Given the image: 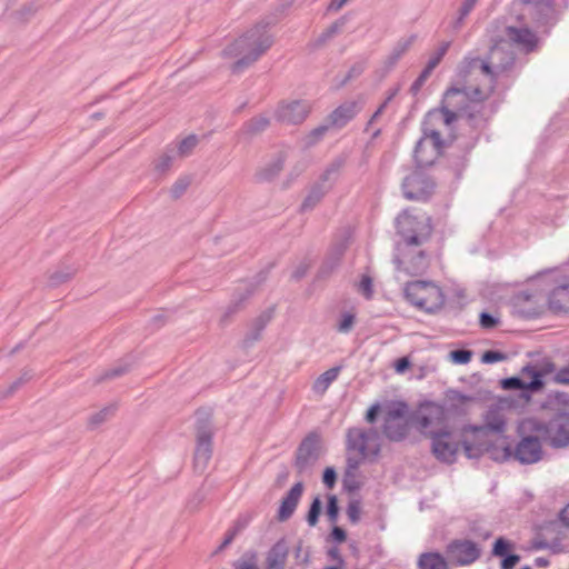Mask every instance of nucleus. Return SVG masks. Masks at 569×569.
Masks as SVG:
<instances>
[{
	"mask_svg": "<svg viewBox=\"0 0 569 569\" xmlns=\"http://www.w3.org/2000/svg\"><path fill=\"white\" fill-rule=\"evenodd\" d=\"M536 565L538 567L543 568V567H547L549 565V561L547 559H545V558H537L536 559Z\"/></svg>",
	"mask_w": 569,
	"mask_h": 569,
	"instance_id": "63",
	"label": "nucleus"
},
{
	"mask_svg": "<svg viewBox=\"0 0 569 569\" xmlns=\"http://www.w3.org/2000/svg\"><path fill=\"white\" fill-rule=\"evenodd\" d=\"M432 71L428 70L427 68H425L420 76L418 77V79L416 80L415 84H413V88L415 89H419L423 82L428 79V77L431 74Z\"/></svg>",
	"mask_w": 569,
	"mask_h": 569,
	"instance_id": "56",
	"label": "nucleus"
},
{
	"mask_svg": "<svg viewBox=\"0 0 569 569\" xmlns=\"http://www.w3.org/2000/svg\"><path fill=\"white\" fill-rule=\"evenodd\" d=\"M475 445L482 446L481 456L487 453L498 462L508 461L513 457V448L505 433L490 436L488 440L475 441Z\"/></svg>",
	"mask_w": 569,
	"mask_h": 569,
	"instance_id": "16",
	"label": "nucleus"
},
{
	"mask_svg": "<svg viewBox=\"0 0 569 569\" xmlns=\"http://www.w3.org/2000/svg\"><path fill=\"white\" fill-rule=\"evenodd\" d=\"M114 411H116V406L110 405V406H106V407L92 412L87 419V423H88L89 428L96 429V428L100 427L101 425H103L111 418V416L114 413Z\"/></svg>",
	"mask_w": 569,
	"mask_h": 569,
	"instance_id": "32",
	"label": "nucleus"
},
{
	"mask_svg": "<svg viewBox=\"0 0 569 569\" xmlns=\"http://www.w3.org/2000/svg\"><path fill=\"white\" fill-rule=\"evenodd\" d=\"M447 49H448V43H445L441 48H439L437 50V52H435L430 57V59L428 60L427 66L425 68L432 71L439 64L441 59L443 58L445 53L447 52Z\"/></svg>",
	"mask_w": 569,
	"mask_h": 569,
	"instance_id": "45",
	"label": "nucleus"
},
{
	"mask_svg": "<svg viewBox=\"0 0 569 569\" xmlns=\"http://www.w3.org/2000/svg\"><path fill=\"white\" fill-rule=\"evenodd\" d=\"M382 430L386 437L389 438L390 440H402L409 431L408 419L405 418L399 420L386 421L383 422Z\"/></svg>",
	"mask_w": 569,
	"mask_h": 569,
	"instance_id": "29",
	"label": "nucleus"
},
{
	"mask_svg": "<svg viewBox=\"0 0 569 569\" xmlns=\"http://www.w3.org/2000/svg\"><path fill=\"white\" fill-rule=\"evenodd\" d=\"M509 47L507 41H501L491 48L489 61L480 66L485 73H497L512 63L513 56L509 51Z\"/></svg>",
	"mask_w": 569,
	"mask_h": 569,
	"instance_id": "19",
	"label": "nucleus"
},
{
	"mask_svg": "<svg viewBox=\"0 0 569 569\" xmlns=\"http://www.w3.org/2000/svg\"><path fill=\"white\" fill-rule=\"evenodd\" d=\"M552 400L563 407H569V393L565 391H557L551 396Z\"/></svg>",
	"mask_w": 569,
	"mask_h": 569,
	"instance_id": "55",
	"label": "nucleus"
},
{
	"mask_svg": "<svg viewBox=\"0 0 569 569\" xmlns=\"http://www.w3.org/2000/svg\"><path fill=\"white\" fill-rule=\"evenodd\" d=\"M321 442L317 435H309L300 443L295 461L298 473H308L320 457Z\"/></svg>",
	"mask_w": 569,
	"mask_h": 569,
	"instance_id": "14",
	"label": "nucleus"
},
{
	"mask_svg": "<svg viewBox=\"0 0 569 569\" xmlns=\"http://www.w3.org/2000/svg\"><path fill=\"white\" fill-rule=\"evenodd\" d=\"M332 537L335 538V540H337L338 542H342L346 540V532L339 528V527H335L332 529Z\"/></svg>",
	"mask_w": 569,
	"mask_h": 569,
	"instance_id": "58",
	"label": "nucleus"
},
{
	"mask_svg": "<svg viewBox=\"0 0 569 569\" xmlns=\"http://www.w3.org/2000/svg\"><path fill=\"white\" fill-rule=\"evenodd\" d=\"M288 547L284 541L274 543L267 553L264 569H283L288 558Z\"/></svg>",
	"mask_w": 569,
	"mask_h": 569,
	"instance_id": "26",
	"label": "nucleus"
},
{
	"mask_svg": "<svg viewBox=\"0 0 569 569\" xmlns=\"http://www.w3.org/2000/svg\"><path fill=\"white\" fill-rule=\"evenodd\" d=\"M480 326L483 328V329H492L495 328L496 326H498L499 323V318L493 316V315H490L488 312H482L480 315Z\"/></svg>",
	"mask_w": 569,
	"mask_h": 569,
	"instance_id": "47",
	"label": "nucleus"
},
{
	"mask_svg": "<svg viewBox=\"0 0 569 569\" xmlns=\"http://www.w3.org/2000/svg\"><path fill=\"white\" fill-rule=\"evenodd\" d=\"M233 538H234V532H229V533L224 537L223 541L221 542V546L219 547V550H222V549H224L227 546H229V545L232 542Z\"/></svg>",
	"mask_w": 569,
	"mask_h": 569,
	"instance_id": "60",
	"label": "nucleus"
},
{
	"mask_svg": "<svg viewBox=\"0 0 569 569\" xmlns=\"http://www.w3.org/2000/svg\"><path fill=\"white\" fill-rule=\"evenodd\" d=\"M416 427L430 438L432 433H437L443 429L447 421V412L443 406L436 402L422 403L413 418Z\"/></svg>",
	"mask_w": 569,
	"mask_h": 569,
	"instance_id": "9",
	"label": "nucleus"
},
{
	"mask_svg": "<svg viewBox=\"0 0 569 569\" xmlns=\"http://www.w3.org/2000/svg\"><path fill=\"white\" fill-rule=\"evenodd\" d=\"M347 448L357 458H348V470L352 471L359 467L361 460L378 456L380 451V437L375 429L351 428L347 433Z\"/></svg>",
	"mask_w": 569,
	"mask_h": 569,
	"instance_id": "6",
	"label": "nucleus"
},
{
	"mask_svg": "<svg viewBox=\"0 0 569 569\" xmlns=\"http://www.w3.org/2000/svg\"><path fill=\"white\" fill-rule=\"evenodd\" d=\"M272 43L267 26L257 23L232 38L221 50V58L233 73H238L254 63Z\"/></svg>",
	"mask_w": 569,
	"mask_h": 569,
	"instance_id": "1",
	"label": "nucleus"
},
{
	"mask_svg": "<svg viewBox=\"0 0 569 569\" xmlns=\"http://www.w3.org/2000/svg\"><path fill=\"white\" fill-rule=\"evenodd\" d=\"M405 197L409 200H425L433 191V182L422 172H412L406 177L403 184Z\"/></svg>",
	"mask_w": 569,
	"mask_h": 569,
	"instance_id": "17",
	"label": "nucleus"
},
{
	"mask_svg": "<svg viewBox=\"0 0 569 569\" xmlns=\"http://www.w3.org/2000/svg\"><path fill=\"white\" fill-rule=\"evenodd\" d=\"M559 519L565 527L569 528V503L560 511Z\"/></svg>",
	"mask_w": 569,
	"mask_h": 569,
	"instance_id": "57",
	"label": "nucleus"
},
{
	"mask_svg": "<svg viewBox=\"0 0 569 569\" xmlns=\"http://www.w3.org/2000/svg\"><path fill=\"white\" fill-rule=\"evenodd\" d=\"M187 187H188V182L187 181H180V182L174 184V192L177 194H179L182 191H184Z\"/></svg>",
	"mask_w": 569,
	"mask_h": 569,
	"instance_id": "62",
	"label": "nucleus"
},
{
	"mask_svg": "<svg viewBox=\"0 0 569 569\" xmlns=\"http://www.w3.org/2000/svg\"><path fill=\"white\" fill-rule=\"evenodd\" d=\"M472 352L469 350H455L449 353V359L457 365H467L470 362Z\"/></svg>",
	"mask_w": 569,
	"mask_h": 569,
	"instance_id": "39",
	"label": "nucleus"
},
{
	"mask_svg": "<svg viewBox=\"0 0 569 569\" xmlns=\"http://www.w3.org/2000/svg\"><path fill=\"white\" fill-rule=\"evenodd\" d=\"M443 146L438 131L425 132L415 149L416 162L421 167L433 164L441 154Z\"/></svg>",
	"mask_w": 569,
	"mask_h": 569,
	"instance_id": "11",
	"label": "nucleus"
},
{
	"mask_svg": "<svg viewBox=\"0 0 569 569\" xmlns=\"http://www.w3.org/2000/svg\"><path fill=\"white\" fill-rule=\"evenodd\" d=\"M406 300L415 308L433 313L440 310L446 301L441 287L429 280H416L407 282L403 288Z\"/></svg>",
	"mask_w": 569,
	"mask_h": 569,
	"instance_id": "4",
	"label": "nucleus"
},
{
	"mask_svg": "<svg viewBox=\"0 0 569 569\" xmlns=\"http://www.w3.org/2000/svg\"><path fill=\"white\" fill-rule=\"evenodd\" d=\"M347 516L352 523H357L361 516V503L359 500H351L347 507Z\"/></svg>",
	"mask_w": 569,
	"mask_h": 569,
	"instance_id": "41",
	"label": "nucleus"
},
{
	"mask_svg": "<svg viewBox=\"0 0 569 569\" xmlns=\"http://www.w3.org/2000/svg\"><path fill=\"white\" fill-rule=\"evenodd\" d=\"M447 552L460 566L469 565L480 556L479 548L471 541H455L448 546Z\"/></svg>",
	"mask_w": 569,
	"mask_h": 569,
	"instance_id": "21",
	"label": "nucleus"
},
{
	"mask_svg": "<svg viewBox=\"0 0 569 569\" xmlns=\"http://www.w3.org/2000/svg\"><path fill=\"white\" fill-rule=\"evenodd\" d=\"M340 367H333L317 377L312 383V390L317 395H323L330 385L338 378Z\"/></svg>",
	"mask_w": 569,
	"mask_h": 569,
	"instance_id": "30",
	"label": "nucleus"
},
{
	"mask_svg": "<svg viewBox=\"0 0 569 569\" xmlns=\"http://www.w3.org/2000/svg\"><path fill=\"white\" fill-rule=\"evenodd\" d=\"M233 569H259L257 553H246L242 558L234 562Z\"/></svg>",
	"mask_w": 569,
	"mask_h": 569,
	"instance_id": "36",
	"label": "nucleus"
},
{
	"mask_svg": "<svg viewBox=\"0 0 569 569\" xmlns=\"http://www.w3.org/2000/svg\"><path fill=\"white\" fill-rule=\"evenodd\" d=\"M397 243L425 244L432 234L431 218L425 213L402 211L396 219Z\"/></svg>",
	"mask_w": 569,
	"mask_h": 569,
	"instance_id": "5",
	"label": "nucleus"
},
{
	"mask_svg": "<svg viewBox=\"0 0 569 569\" xmlns=\"http://www.w3.org/2000/svg\"><path fill=\"white\" fill-rule=\"evenodd\" d=\"M553 284L548 298V306L555 312H569V266L551 271L546 276Z\"/></svg>",
	"mask_w": 569,
	"mask_h": 569,
	"instance_id": "10",
	"label": "nucleus"
},
{
	"mask_svg": "<svg viewBox=\"0 0 569 569\" xmlns=\"http://www.w3.org/2000/svg\"><path fill=\"white\" fill-rule=\"evenodd\" d=\"M507 34L515 44L523 50L530 51L537 47V37L528 28L509 27Z\"/></svg>",
	"mask_w": 569,
	"mask_h": 569,
	"instance_id": "25",
	"label": "nucleus"
},
{
	"mask_svg": "<svg viewBox=\"0 0 569 569\" xmlns=\"http://www.w3.org/2000/svg\"><path fill=\"white\" fill-rule=\"evenodd\" d=\"M391 100V97H389L379 108L378 110L372 114L371 119L369 120V124H371L385 110L389 101Z\"/></svg>",
	"mask_w": 569,
	"mask_h": 569,
	"instance_id": "59",
	"label": "nucleus"
},
{
	"mask_svg": "<svg viewBox=\"0 0 569 569\" xmlns=\"http://www.w3.org/2000/svg\"><path fill=\"white\" fill-rule=\"evenodd\" d=\"M478 1L479 0H463L459 9V22L463 21V19L471 12Z\"/></svg>",
	"mask_w": 569,
	"mask_h": 569,
	"instance_id": "51",
	"label": "nucleus"
},
{
	"mask_svg": "<svg viewBox=\"0 0 569 569\" xmlns=\"http://www.w3.org/2000/svg\"><path fill=\"white\" fill-rule=\"evenodd\" d=\"M506 359H507V357L505 353L499 352V351H491V350L486 351L481 357V361L483 363H495V362L503 361Z\"/></svg>",
	"mask_w": 569,
	"mask_h": 569,
	"instance_id": "49",
	"label": "nucleus"
},
{
	"mask_svg": "<svg viewBox=\"0 0 569 569\" xmlns=\"http://www.w3.org/2000/svg\"><path fill=\"white\" fill-rule=\"evenodd\" d=\"M555 365L551 361H545L540 367L527 365L521 368L520 375L525 379L526 391L538 392L543 389V378L553 373Z\"/></svg>",
	"mask_w": 569,
	"mask_h": 569,
	"instance_id": "18",
	"label": "nucleus"
},
{
	"mask_svg": "<svg viewBox=\"0 0 569 569\" xmlns=\"http://www.w3.org/2000/svg\"><path fill=\"white\" fill-rule=\"evenodd\" d=\"M501 569H513V567L519 562L520 557L517 555H507L502 557Z\"/></svg>",
	"mask_w": 569,
	"mask_h": 569,
	"instance_id": "54",
	"label": "nucleus"
},
{
	"mask_svg": "<svg viewBox=\"0 0 569 569\" xmlns=\"http://www.w3.org/2000/svg\"><path fill=\"white\" fill-rule=\"evenodd\" d=\"M282 160L277 159L262 166L257 174L261 180H270L282 170Z\"/></svg>",
	"mask_w": 569,
	"mask_h": 569,
	"instance_id": "35",
	"label": "nucleus"
},
{
	"mask_svg": "<svg viewBox=\"0 0 569 569\" xmlns=\"http://www.w3.org/2000/svg\"><path fill=\"white\" fill-rule=\"evenodd\" d=\"M511 547L512 546L508 540L500 537L493 543L492 553L497 557H505Z\"/></svg>",
	"mask_w": 569,
	"mask_h": 569,
	"instance_id": "43",
	"label": "nucleus"
},
{
	"mask_svg": "<svg viewBox=\"0 0 569 569\" xmlns=\"http://www.w3.org/2000/svg\"><path fill=\"white\" fill-rule=\"evenodd\" d=\"M431 449L436 458L446 463L456 461L460 446L451 431L441 429L431 436Z\"/></svg>",
	"mask_w": 569,
	"mask_h": 569,
	"instance_id": "13",
	"label": "nucleus"
},
{
	"mask_svg": "<svg viewBox=\"0 0 569 569\" xmlns=\"http://www.w3.org/2000/svg\"><path fill=\"white\" fill-rule=\"evenodd\" d=\"M173 161L170 154H161L154 162V170L159 173H164L169 170Z\"/></svg>",
	"mask_w": 569,
	"mask_h": 569,
	"instance_id": "44",
	"label": "nucleus"
},
{
	"mask_svg": "<svg viewBox=\"0 0 569 569\" xmlns=\"http://www.w3.org/2000/svg\"><path fill=\"white\" fill-rule=\"evenodd\" d=\"M415 39V36H409L397 41L383 59L386 68L392 69L411 48Z\"/></svg>",
	"mask_w": 569,
	"mask_h": 569,
	"instance_id": "27",
	"label": "nucleus"
},
{
	"mask_svg": "<svg viewBox=\"0 0 569 569\" xmlns=\"http://www.w3.org/2000/svg\"><path fill=\"white\" fill-rule=\"evenodd\" d=\"M358 112V104L355 101L346 102L339 106L337 109L332 111L330 114V120L332 124L337 127H341L346 124L348 121L355 118Z\"/></svg>",
	"mask_w": 569,
	"mask_h": 569,
	"instance_id": "28",
	"label": "nucleus"
},
{
	"mask_svg": "<svg viewBox=\"0 0 569 569\" xmlns=\"http://www.w3.org/2000/svg\"><path fill=\"white\" fill-rule=\"evenodd\" d=\"M553 381L559 385H569V366L555 370Z\"/></svg>",
	"mask_w": 569,
	"mask_h": 569,
	"instance_id": "50",
	"label": "nucleus"
},
{
	"mask_svg": "<svg viewBox=\"0 0 569 569\" xmlns=\"http://www.w3.org/2000/svg\"><path fill=\"white\" fill-rule=\"evenodd\" d=\"M419 569H449L448 562L439 552H425L418 559Z\"/></svg>",
	"mask_w": 569,
	"mask_h": 569,
	"instance_id": "31",
	"label": "nucleus"
},
{
	"mask_svg": "<svg viewBox=\"0 0 569 569\" xmlns=\"http://www.w3.org/2000/svg\"><path fill=\"white\" fill-rule=\"evenodd\" d=\"M536 297L527 291H521L513 297L515 307L522 309L526 303L536 305Z\"/></svg>",
	"mask_w": 569,
	"mask_h": 569,
	"instance_id": "42",
	"label": "nucleus"
},
{
	"mask_svg": "<svg viewBox=\"0 0 569 569\" xmlns=\"http://www.w3.org/2000/svg\"><path fill=\"white\" fill-rule=\"evenodd\" d=\"M32 378V373L30 371H23L20 376L9 382L1 390V395L3 397H9L13 395L17 390H19L23 385L29 382Z\"/></svg>",
	"mask_w": 569,
	"mask_h": 569,
	"instance_id": "33",
	"label": "nucleus"
},
{
	"mask_svg": "<svg viewBox=\"0 0 569 569\" xmlns=\"http://www.w3.org/2000/svg\"><path fill=\"white\" fill-rule=\"evenodd\" d=\"M485 99V94L479 88H458L450 87L443 94L441 107L438 110L428 113V120L436 122L441 120L449 127L458 113L465 111L470 102Z\"/></svg>",
	"mask_w": 569,
	"mask_h": 569,
	"instance_id": "3",
	"label": "nucleus"
},
{
	"mask_svg": "<svg viewBox=\"0 0 569 569\" xmlns=\"http://www.w3.org/2000/svg\"><path fill=\"white\" fill-rule=\"evenodd\" d=\"M337 473L332 467H328L323 471L322 481L328 488H332L336 485Z\"/></svg>",
	"mask_w": 569,
	"mask_h": 569,
	"instance_id": "52",
	"label": "nucleus"
},
{
	"mask_svg": "<svg viewBox=\"0 0 569 569\" xmlns=\"http://www.w3.org/2000/svg\"><path fill=\"white\" fill-rule=\"evenodd\" d=\"M356 318L357 313L352 310L342 312L337 321V331L340 333L350 332L356 323Z\"/></svg>",
	"mask_w": 569,
	"mask_h": 569,
	"instance_id": "34",
	"label": "nucleus"
},
{
	"mask_svg": "<svg viewBox=\"0 0 569 569\" xmlns=\"http://www.w3.org/2000/svg\"><path fill=\"white\" fill-rule=\"evenodd\" d=\"M527 14L537 22H548L557 16L556 7L549 0H521Z\"/></svg>",
	"mask_w": 569,
	"mask_h": 569,
	"instance_id": "22",
	"label": "nucleus"
},
{
	"mask_svg": "<svg viewBox=\"0 0 569 569\" xmlns=\"http://www.w3.org/2000/svg\"><path fill=\"white\" fill-rule=\"evenodd\" d=\"M411 367V361L408 357H402L398 359L395 365V371L399 375L405 373Z\"/></svg>",
	"mask_w": 569,
	"mask_h": 569,
	"instance_id": "53",
	"label": "nucleus"
},
{
	"mask_svg": "<svg viewBox=\"0 0 569 569\" xmlns=\"http://www.w3.org/2000/svg\"><path fill=\"white\" fill-rule=\"evenodd\" d=\"M197 143H198V139L196 136H189V137L184 138L183 140H181L179 142V144L177 147L178 153L180 156L189 154L194 149Z\"/></svg>",
	"mask_w": 569,
	"mask_h": 569,
	"instance_id": "37",
	"label": "nucleus"
},
{
	"mask_svg": "<svg viewBox=\"0 0 569 569\" xmlns=\"http://www.w3.org/2000/svg\"><path fill=\"white\" fill-rule=\"evenodd\" d=\"M501 387L506 390L519 389L526 391L525 379L519 373V377H510L501 380Z\"/></svg>",
	"mask_w": 569,
	"mask_h": 569,
	"instance_id": "38",
	"label": "nucleus"
},
{
	"mask_svg": "<svg viewBox=\"0 0 569 569\" xmlns=\"http://www.w3.org/2000/svg\"><path fill=\"white\" fill-rule=\"evenodd\" d=\"M320 510H321V500L319 497H316L310 506V509H309V512L307 516V521L310 526L313 527L318 522V517L320 515Z\"/></svg>",
	"mask_w": 569,
	"mask_h": 569,
	"instance_id": "40",
	"label": "nucleus"
},
{
	"mask_svg": "<svg viewBox=\"0 0 569 569\" xmlns=\"http://www.w3.org/2000/svg\"><path fill=\"white\" fill-rule=\"evenodd\" d=\"M212 455V433L208 430H200L197 433L194 449V465L199 469H204Z\"/></svg>",
	"mask_w": 569,
	"mask_h": 569,
	"instance_id": "23",
	"label": "nucleus"
},
{
	"mask_svg": "<svg viewBox=\"0 0 569 569\" xmlns=\"http://www.w3.org/2000/svg\"><path fill=\"white\" fill-rule=\"evenodd\" d=\"M423 244L397 243L393 263L399 273L405 276H418L423 273L430 264L428 252Z\"/></svg>",
	"mask_w": 569,
	"mask_h": 569,
	"instance_id": "7",
	"label": "nucleus"
},
{
	"mask_svg": "<svg viewBox=\"0 0 569 569\" xmlns=\"http://www.w3.org/2000/svg\"><path fill=\"white\" fill-rule=\"evenodd\" d=\"M303 492V485L302 482L295 483L289 492L283 497L281 500V503L278 509V520L279 521H286L289 519L292 513L295 512L298 502L302 496Z\"/></svg>",
	"mask_w": 569,
	"mask_h": 569,
	"instance_id": "24",
	"label": "nucleus"
},
{
	"mask_svg": "<svg viewBox=\"0 0 569 569\" xmlns=\"http://www.w3.org/2000/svg\"><path fill=\"white\" fill-rule=\"evenodd\" d=\"M527 429L519 430L522 435ZM543 451L540 440L533 436H521L520 441L513 448V459L521 465L537 463L542 459Z\"/></svg>",
	"mask_w": 569,
	"mask_h": 569,
	"instance_id": "15",
	"label": "nucleus"
},
{
	"mask_svg": "<svg viewBox=\"0 0 569 569\" xmlns=\"http://www.w3.org/2000/svg\"><path fill=\"white\" fill-rule=\"evenodd\" d=\"M327 515L330 521L336 522L339 515V507L337 497L331 495L328 497Z\"/></svg>",
	"mask_w": 569,
	"mask_h": 569,
	"instance_id": "46",
	"label": "nucleus"
},
{
	"mask_svg": "<svg viewBox=\"0 0 569 569\" xmlns=\"http://www.w3.org/2000/svg\"><path fill=\"white\" fill-rule=\"evenodd\" d=\"M507 420L499 407L489 408L482 417V425H467L462 427L461 446L465 455L469 459L481 457V445H475L478 440H488L490 436L505 433Z\"/></svg>",
	"mask_w": 569,
	"mask_h": 569,
	"instance_id": "2",
	"label": "nucleus"
},
{
	"mask_svg": "<svg viewBox=\"0 0 569 569\" xmlns=\"http://www.w3.org/2000/svg\"><path fill=\"white\" fill-rule=\"evenodd\" d=\"M536 433H546L550 445L555 448L569 446V413H560L556 416L548 427L535 419H526L519 423V430Z\"/></svg>",
	"mask_w": 569,
	"mask_h": 569,
	"instance_id": "8",
	"label": "nucleus"
},
{
	"mask_svg": "<svg viewBox=\"0 0 569 569\" xmlns=\"http://www.w3.org/2000/svg\"><path fill=\"white\" fill-rule=\"evenodd\" d=\"M343 567H345V562H343L342 558H339V563H337L336 566L327 567L326 569H343Z\"/></svg>",
	"mask_w": 569,
	"mask_h": 569,
	"instance_id": "64",
	"label": "nucleus"
},
{
	"mask_svg": "<svg viewBox=\"0 0 569 569\" xmlns=\"http://www.w3.org/2000/svg\"><path fill=\"white\" fill-rule=\"evenodd\" d=\"M359 290L363 293L367 299H370L373 295L372 280L368 276H363L359 282Z\"/></svg>",
	"mask_w": 569,
	"mask_h": 569,
	"instance_id": "48",
	"label": "nucleus"
},
{
	"mask_svg": "<svg viewBox=\"0 0 569 569\" xmlns=\"http://www.w3.org/2000/svg\"><path fill=\"white\" fill-rule=\"evenodd\" d=\"M310 108L302 101H288L278 106L274 111L276 119L284 124H298L309 114Z\"/></svg>",
	"mask_w": 569,
	"mask_h": 569,
	"instance_id": "20",
	"label": "nucleus"
},
{
	"mask_svg": "<svg viewBox=\"0 0 569 569\" xmlns=\"http://www.w3.org/2000/svg\"><path fill=\"white\" fill-rule=\"evenodd\" d=\"M409 407L399 399H382L375 402L366 413V420L373 423L379 415L382 416L383 422L390 420H399L408 418Z\"/></svg>",
	"mask_w": 569,
	"mask_h": 569,
	"instance_id": "12",
	"label": "nucleus"
},
{
	"mask_svg": "<svg viewBox=\"0 0 569 569\" xmlns=\"http://www.w3.org/2000/svg\"><path fill=\"white\" fill-rule=\"evenodd\" d=\"M346 2L347 0H332L329 8L332 10H339L345 6Z\"/></svg>",
	"mask_w": 569,
	"mask_h": 569,
	"instance_id": "61",
	"label": "nucleus"
}]
</instances>
